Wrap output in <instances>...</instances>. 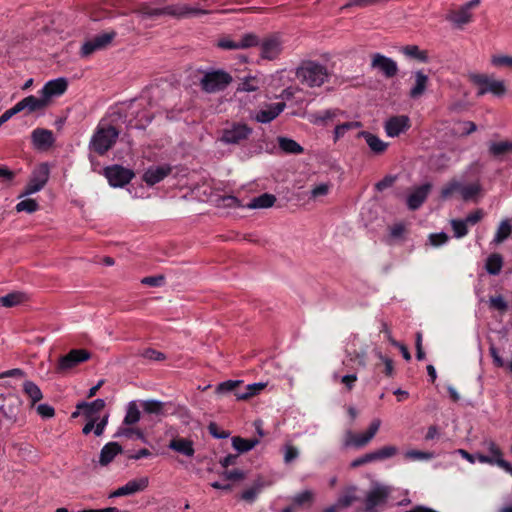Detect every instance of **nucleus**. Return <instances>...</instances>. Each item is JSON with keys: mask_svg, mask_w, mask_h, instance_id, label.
<instances>
[{"mask_svg": "<svg viewBox=\"0 0 512 512\" xmlns=\"http://www.w3.org/2000/svg\"><path fill=\"white\" fill-rule=\"evenodd\" d=\"M132 13L141 16L143 19L156 20L162 16L174 18H189L208 13L207 10L198 7H191L187 4H166V0H150L138 3Z\"/></svg>", "mask_w": 512, "mask_h": 512, "instance_id": "f257e3e1", "label": "nucleus"}, {"mask_svg": "<svg viewBox=\"0 0 512 512\" xmlns=\"http://www.w3.org/2000/svg\"><path fill=\"white\" fill-rule=\"evenodd\" d=\"M332 73L327 66L317 61H303L296 69V77L303 84L310 88L321 87L329 81Z\"/></svg>", "mask_w": 512, "mask_h": 512, "instance_id": "f03ea898", "label": "nucleus"}, {"mask_svg": "<svg viewBox=\"0 0 512 512\" xmlns=\"http://www.w3.org/2000/svg\"><path fill=\"white\" fill-rule=\"evenodd\" d=\"M118 137L119 131L114 126L99 125L90 141V148L102 156L113 147Z\"/></svg>", "mask_w": 512, "mask_h": 512, "instance_id": "7ed1b4c3", "label": "nucleus"}, {"mask_svg": "<svg viewBox=\"0 0 512 512\" xmlns=\"http://www.w3.org/2000/svg\"><path fill=\"white\" fill-rule=\"evenodd\" d=\"M253 133V128L244 122H230L221 130L219 140L226 145L243 146Z\"/></svg>", "mask_w": 512, "mask_h": 512, "instance_id": "20e7f679", "label": "nucleus"}, {"mask_svg": "<svg viewBox=\"0 0 512 512\" xmlns=\"http://www.w3.org/2000/svg\"><path fill=\"white\" fill-rule=\"evenodd\" d=\"M231 82V75L223 70L205 72L199 80L201 89L206 93L223 91Z\"/></svg>", "mask_w": 512, "mask_h": 512, "instance_id": "39448f33", "label": "nucleus"}, {"mask_svg": "<svg viewBox=\"0 0 512 512\" xmlns=\"http://www.w3.org/2000/svg\"><path fill=\"white\" fill-rule=\"evenodd\" d=\"M470 80L477 85V96H483L486 93H492L495 96H503L506 93L504 81L494 80L485 74H471Z\"/></svg>", "mask_w": 512, "mask_h": 512, "instance_id": "423d86ee", "label": "nucleus"}, {"mask_svg": "<svg viewBox=\"0 0 512 512\" xmlns=\"http://www.w3.org/2000/svg\"><path fill=\"white\" fill-rule=\"evenodd\" d=\"M117 33L114 30L103 32L95 35L90 40L86 41L82 47L80 54L82 57H88L96 51L107 48L116 37Z\"/></svg>", "mask_w": 512, "mask_h": 512, "instance_id": "0eeeda50", "label": "nucleus"}, {"mask_svg": "<svg viewBox=\"0 0 512 512\" xmlns=\"http://www.w3.org/2000/svg\"><path fill=\"white\" fill-rule=\"evenodd\" d=\"M91 354L86 349H72L59 358L56 372L64 373L77 365L89 360Z\"/></svg>", "mask_w": 512, "mask_h": 512, "instance_id": "6e6552de", "label": "nucleus"}, {"mask_svg": "<svg viewBox=\"0 0 512 512\" xmlns=\"http://www.w3.org/2000/svg\"><path fill=\"white\" fill-rule=\"evenodd\" d=\"M104 176L112 187H124L132 180L134 172L120 165H112L104 169Z\"/></svg>", "mask_w": 512, "mask_h": 512, "instance_id": "1a4fd4ad", "label": "nucleus"}, {"mask_svg": "<svg viewBox=\"0 0 512 512\" xmlns=\"http://www.w3.org/2000/svg\"><path fill=\"white\" fill-rule=\"evenodd\" d=\"M50 168L47 163H41L32 173V176L26 185L23 195H30L40 191L48 182Z\"/></svg>", "mask_w": 512, "mask_h": 512, "instance_id": "9d476101", "label": "nucleus"}, {"mask_svg": "<svg viewBox=\"0 0 512 512\" xmlns=\"http://www.w3.org/2000/svg\"><path fill=\"white\" fill-rule=\"evenodd\" d=\"M391 489L388 486H376L371 489L365 499V510L367 512H375V508L384 504L389 495Z\"/></svg>", "mask_w": 512, "mask_h": 512, "instance_id": "9b49d317", "label": "nucleus"}, {"mask_svg": "<svg viewBox=\"0 0 512 512\" xmlns=\"http://www.w3.org/2000/svg\"><path fill=\"white\" fill-rule=\"evenodd\" d=\"M480 3V0H471L458 9L451 10L449 14L447 15L446 19L462 26L464 24H467L472 19L471 9L477 7Z\"/></svg>", "mask_w": 512, "mask_h": 512, "instance_id": "f8f14e48", "label": "nucleus"}, {"mask_svg": "<svg viewBox=\"0 0 512 512\" xmlns=\"http://www.w3.org/2000/svg\"><path fill=\"white\" fill-rule=\"evenodd\" d=\"M411 127L410 118L407 115L390 117L384 124V129L389 137H397Z\"/></svg>", "mask_w": 512, "mask_h": 512, "instance_id": "ddd939ff", "label": "nucleus"}, {"mask_svg": "<svg viewBox=\"0 0 512 512\" xmlns=\"http://www.w3.org/2000/svg\"><path fill=\"white\" fill-rule=\"evenodd\" d=\"M371 66L379 69L386 78H392L398 72L397 63L393 59L380 53H376L372 56Z\"/></svg>", "mask_w": 512, "mask_h": 512, "instance_id": "4468645a", "label": "nucleus"}, {"mask_svg": "<svg viewBox=\"0 0 512 512\" xmlns=\"http://www.w3.org/2000/svg\"><path fill=\"white\" fill-rule=\"evenodd\" d=\"M148 484L149 480L147 477L130 480L124 486H121L113 491L109 495V498L133 495L137 492L143 491L145 488H147Z\"/></svg>", "mask_w": 512, "mask_h": 512, "instance_id": "2eb2a0df", "label": "nucleus"}, {"mask_svg": "<svg viewBox=\"0 0 512 512\" xmlns=\"http://www.w3.org/2000/svg\"><path fill=\"white\" fill-rule=\"evenodd\" d=\"M261 57L267 60H274L282 50V44L277 36H269L260 41Z\"/></svg>", "mask_w": 512, "mask_h": 512, "instance_id": "dca6fc26", "label": "nucleus"}, {"mask_svg": "<svg viewBox=\"0 0 512 512\" xmlns=\"http://www.w3.org/2000/svg\"><path fill=\"white\" fill-rule=\"evenodd\" d=\"M67 87V80L65 78H58L48 81L40 90V93L48 104L51 97L60 96L64 94L67 90Z\"/></svg>", "mask_w": 512, "mask_h": 512, "instance_id": "f3484780", "label": "nucleus"}, {"mask_svg": "<svg viewBox=\"0 0 512 512\" xmlns=\"http://www.w3.org/2000/svg\"><path fill=\"white\" fill-rule=\"evenodd\" d=\"M432 189V185L430 183H425L421 186H418L408 197H407V206L411 211L418 210L422 204L426 201L430 191Z\"/></svg>", "mask_w": 512, "mask_h": 512, "instance_id": "a211bd4d", "label": "nucleus"}, {"mask_svg": "<svg viewBox=\"0 0 512 512\" xmlns=\"http://www.w3.org/2000/svg\"><path fill=\"white\" fill-rule=\"evenodd\" d=\"M172 171L170 165L149 167L143 174V181L148 186H154L166 178Z\"/></svg>", "mask_w": 512, "mask_h": 512, "instance_id": "6ab92c4d", "label": "nucleus"}, {"mask_svg": "<svg viewBox=\"0 0 512 512\" xmlns=\"http://www.w3.org/2000/svg\"><path fill=\"white\" fill-rule=\"evenodd\" d=\"M484 445L486 446L487 450L490 453L489 457L491 459H496L494 465H497L498 467L502 468L510 476H512V465L508 461L503 459V452L500 449V447L492 440L485 441Z\"/></svg>", "mask_w": 512, "mask_h": 512, "instance_id": "aec40b11", "label": "nucleus"}, {"mask_svg": "<svg viewBox=\"0 0 512 512\" xmlns=\"http://www.w3.org/2000/svg\"><path fill=\"white\" fill-rule=\"evenodd\" d=\"M357 137L363 138L366 141L367 145L369 146L370 150L375 155L383 154L388 148V143L384 142L377 135L372 134L371 132L360 131L357 134Z\"/></svg>", "mask_w": 512, "mask_h": 512, "instance_id": "412c9836", "label": "nucleus"}, {"mask_svg": "<svg viewBox=\"0 0 512 512\" xmlns=\"http://www.w3.org/2000/svg\"><path fill=\"white\" fill-rule=\"evenodd\" d=\"M15 105L19 112L26 110L27 113H32L44 109L47 106V101L44 100L43 97L37 98L33 95H30L23 98Z\"/></svg>", "mask_w": 512, "mask_h": 512, "instance_id": "4be33fe9", "label": "nucleus"}, {"mask_svg": "<svg viewBox=\"0 0 512 512\" xmlns=\"http://www.w3.org/2000/svg\"><path fill=\"white\" fill-rule=\"evenodd\" d=\"M105 407V401L103 399H96L90 403L80 402L77 404L76 409L81 411L86 418H97L99 419V412Z\"/></svg>", "mask_w": 512, "mask_h": 512, "instance_id": "5701e85b", "label": "nucleus"}, {"mask_svg": "<svg viewBox=\"0 0 512 512\" xmlns=\"http://www.w3.org/2000/svg\"><path fill=\"white\" fill-rule=\"evenodd\" d=\"M122 451V446L118 442H109L105 444L100 451V465L107 466L118 454L122 453Z\"/></svg>", "mask_w": 512, "mask_h": 512, "instance_id": "b1692460", "label": "nucleus"}, {"mask_svg": "<svg viewBox=\"0 0 512 512\" xmlns=\"http://www.w3.org/2000/svg\"><path fill=\"white\" fill-rule=\"evenodd\" d=\"M21 406V401L17 397H9L0 406V413L9 421L15 422Z\"/></svg>", "mask_w": 512, "mask_h": 512, "instance_id": "393cba45", "label": "nucleus"}, {"mask_svg": "<svg viewBox=\"0 0 512 512\" xmlns=\"http://www.w3.org/2000/svg\"><path fill=\"white\" fill-rule=\"evenodd\" d=\"M284 102H277L269 106L268 109L260 110L255 119L260 123H269L274 120L285 108Z\"/></svg>", "mask_w": 512, "mask_h": 512, "instance_id": "a878e982", "label": "nucleus"}, {"mask_svg": "<svg viewBox=\"0 0 512 512\" xmlns=\"http://www.w3.org/2000/svg\"><path fill=\"white\" fill-rule=\"evenodd\" d=\"M32 141L38 148L50 147L54 142L53 133L47 129L36 128L32 132Z\"/></svg>", "mask_w": 512, "mask_h": 512, "instance_id": "bb28decb", "label": "nucleus"}, {"mask_svg": "<svg viewBox=\"0 0 512 512\" xmlns=\"http://www.w3.org/2000/svg\"><path fill=\"white\" fill-rule=\"evenodd\" d=\"M168 447L188 457H192L195 453L193 442L186 438H174L170 441Z\"/></svg>", "mask_w": 512, "mask_h": 512, "instance_id": "cd10ccee", "label": "nucleus"}, {"mask_svg": "<svg viewBox=\"0 0 512 512\" xmlns=\"http://www.w3.org/2000/svg\"><path fill=\"white\" fill-rule=\"evenodd\" d=\"M260 443L258 438L245 439L240 436H234L232 438V446L239 453H246L252 450Z\"/></svg>", "mask_w": 512, "mask_h": 512, "instance_id": "c85d7f7f", "label": "nucleus"}, {"mask_svg": "<svg viewBox=\"0 0 512 512\" xmlns=\"http://www.w3.org/2000/svg\"><path fill=\"white\" fill-rule=\"evenodd\" d=\"M276 202V197L273 194L263 193L258 197L253 198L246 207L249 209L269 208Z\"/></svg>", "mask_w": 512, "mask_h": 512, "instance_id": "c756f323", "label": "nucleus"}, {"mask_svg": "<svg viewBox=\"0 0 512 512\" xmlns=\"http://www.w3.org/2000/svg\"><path fill=\"white\" fill-rule=\"evenodd\" d=\"M427 83V75H425L422 71H417L415 73V85L412 87L409 93L410 97L414 99L420 97L424 93L427 87Z\"/></svg>", "mask_w": 512, "mask_h": 512, "instance_id": "7c9ffc66", "label": "nucleus"}, {"mask_svg": "<svg viewBox=\"0 0 512 512\" xmlns=\"http://www.w3.org/2000/svg\"><path fill=\"white\" fill-rule=\"evenodd\" d=\"M279 148L287 154H301L303 153V147L295 140L287 137H278Z\"/></svg>", "mask_w": 512, "mask_h": 512, "instance_id": "2f4dec72", "label": "nucleus"}, {"mask_svg": "<svg viewBox=\"0 0 512 512\" xmlns=\"http://www.w3.org/2000/svg\"><path fill=\"white\" fill-rule=\"evenodd\" d=\"M243 381L240 380H227L224 382H221L216 387V393L217 394H226L229 392H232L234 396L236 397L237 392H241Z\"/></svg>", "mask_w": 512, "mask_h": 512, "instance_id": "473e14b6", "label": "nucleus"}, {"mask_svg": "<svg viewBox=\"0 0 512 512\" xmlns=\"http://www.w3.org/2000/svg\"><path fill=\"white\" fill-rule=\"evenodd\" d=\"M23 392L30 398L32 405L43 398V394L33 381L27 380L23 383Z\"/></svg>", "mask_w": 512, "mask_h": 512, "instance_id": "72a5a7b5", "label": "nucleus"}, {"mask_svg": "<svg viewBox=\"0 0 512 512\" xmlns=\"http://www.w3.org/2000/svg\"><path fill=\"white\" fill-rule=\"evenodd\" d=\"M266 387L264 383H253L244 387V390L236 393L237 400H248L251 397L257 395L260 391H262Z\"/></svg>", "mask_w": 512, "mask_h": 512, "instance_id": "f704fd0d", "label": "nucleus"}, {"mask_svg": "<svg viewBox=\"0 0 512 512\" xmlns=\"http://www.w3.org/2000/svg\"><path fill=\"white\" fill-rule=\"evenodd\" d=\"M503 266V259L500 254L494 253L490 255L485 263L487 272L491 275H498Z\"/></svg>", "mask_w": 512, "mask_h": 512, "instance_id": "c9c22d12", "label": "nucleus"}, {"mask_svg": "<svg viewBox=\"0 0 512 512\" xmlns=\"http://www.w3.org/2000/svg\"><path fill=\"white\" fill-rule=\"evenodd\" d=\"M511 233H512L511 221L509 219L503 220L500 223V225L495 233L494 242L498 243V244L504 242L506 239L509 238Z\"/></svg>", "mask_w": 512, "mask_h": 512, "instance_id": "e433bc0d", "label": "nucleus"}, {"mask_svg": "<svg viewBox=\"0 0 512 512\" xmlns=\"http://www.w3.org/2000/svg\"><path fill=\"white\" fill-rule=\"evenodd\" d=\"M368 441L363 437V434H356L352 431H347L345 435L344 445L346 447L354 446L356 448L365 447Z\"/></svg>", "mask_w": 512, "mask_h": 512, "instance_id": "4c0bfd02", "label": "nucleus"}, {"mask_svg": "<svg viewBox=\"0 0 512 512\" xmlns=\"http://www.w3.org/2000/svg\"><path fill=\"white\" fill-rule=\"evenodd\" d=\"M402 53L410 58L417 59L420 62H427L428 55L426 51H422L416 45H407L402 48Z\"/></svg>", "mask_w": 512, "mask_h": 512, "instance_id": "58836bf2", "label": "nucleus"}, {"mask_svg": "<svg viewBox=\"0 0 512 512\" xmlns=\"http://www.w3.org/2000/svg\"><path fill=\"white\" fill-rule=\"evenodd\" d=\"M512 151V143L509 141L492 142L489 146V152L494 157H499Z\"/></svg>", "mask_w": 512, "mask_h": 512, "instance_id": "ea45409f", "label": "nucleus"}, {"mask_svg": "<svg viewBox=\"0 0 512 512\" xmlns=\"http://www.w3.org/2000/svg\"><path fill=\"white\" fill-rule=\"evenodd\" d=\"M25 299V295L20 292H12L5 296L0 297V306L3 307H14L22 303Z\"/></svg>", "mask_w": 512, "mask_h": 512, "instance_id": "a19ab883", "label": "nucleus"}, {"mask_svg": "<svg viewBox=\"0 0 512 512\" xmlns=\"http://www.w3.org/2000/svg\"><path fill=\"white\" fill-rule=\"evenodd\" d=\"M481 190L482 188L479 183H472L466 186L462 185L460 194L464 201H470L477 197L480 194Z\"/></svg>", "mask_w": 512, "mask_h": 512, "instance_id": "79ce46f5", "label": "nucleus"}, {"mask_svg": "<svg viewBox=\"0 0 512 512\" xmlns=\"http://www.w3.org/2000/svg\"><path fill=\"white\" fill-rule=\"evenodd\" d=\"M355 491H356V488L355 487H350L347 489L346 493L341 495L335 506H338V509H343V508H348L349 506L352 505L353 502H355L357 500V497L355 496Z\"/></svg>", "mask_w": 512, "mask_h": 512, "instance_id": "37998d69", "label": "nucleus"}, {"mask_svg": "<svg viewBox=\"0 0 512 512\" xmlns=\"http://www.w3.org/2000/svg\"><path fill=\"white\" fill-rule=\"evenodd\" d=\"M140 420V411L135 402H131L128 405L126 415L123 420L125 425H133Z\"/></svg>", "mask_w": 512, "mask_h": 512, "instance_id": "c03bdc74", "label": "nucleus"}, {"mask_svg": "<svg viewBox=\"0 0 512 512\" xmlns=\"http://www.w3.org/2000/svg\"><path fill=\"white\" fill-rule=\"evenodd\" d=\"M143 410L148 414L160 415L164 412V403L157 400H147L142 403Z\"/></svg>", "mask_w": 512, "mask_h": 512, "instance_id": "a18cd8bd", "label": "nucleus"}, {"mask_svg": "<svg viewBox=\"0 0 512 512\" xmlns=\"http://www.w3.org/2000/svg\"><path fill=\"white\" fill-rule=\"evenodd\" d=\"M340 113L341 111L339 109H328L317 112L314 114L315 122L325 125Z\"/></svg>", "mask_w": 512, "mask_h": 512, "instance_id": "49530a36", "label": "nucleus"}, {"mask_svg": "<svg viewBox=\"0 0 512 512\" xmlns=\"http://www.w3.org/2000/svg\"><path fill=\"white\" fill-rule=\"evenodd\" d=\"M238 43L240 49H247L250 47L258 46L260 44V39L253 33H247L238 39Z\"/></svg>", "mask_w": 512, "mask_h": 512, "instance_id": "de8ad7c7", "label": "nucleus"}, {"mask_svg": "<svg viewBox=\"0 0 512 512\" xmlns=\"http://www.w3.org/2000/svg\"><path fill=\"white\" fill-rule=\"evenodd\" d=\"M15 209L17 212L34 213L39 209V204L36 200L28 198L17 203Z\"/></svg>", "mask_w": 512, "mask_h": 512, "instance_id": "09e8293b", "label": "nucleus"}, {"mask_svg": "<svg viewBox=\"0 0 512 512\" xmlns=\"http://www.w3.org/2000/svg\"><path fill=\"white\" fill-rule=\"evenodd\" d=\"M362 126L361 122L354 121V122H345L343 124L337 125L334 130V140L337 141L341 137L345 135V133L353 128H359Z\"/></svg>", "mask_w": 512, "mask_h": 512, "instance_id": "8fccbe9b", "label": "nucleus"}, {"mask_svg": "<svg viewBox=\"0 0 512 512\" xmlns=\"http://www.w3.org/2000/svg\"><path fill=\"white\" fill-rule=\"evenodd\" d=\"M451 226L456 238H463L468 234V225L465 220L454 219L451 221Z\"/></svg>", "mask_w": 512, "mask_h": 512, "instance_id": "3c124183", "label": "nucleus"}, {"mask_svg": "<svg viewBox=\"0 0 512 512\" xmlns=\"http://www.w3.org/2000/svg\"><path fill=\"white\" fill-rule=\"evenodd\" d=\"M398 453V448L393 445L383 446L376 450L378 461H384L386 459L394 457Z\"/></svg>", "mask_w": 512, "mask_h": 512, "instance_id": "603ef678", "label": "nucleus"}, {"mask_svg": "<svg viewBox=\"0 0 512 512\" xmlns=\"http://www.w3.org/2000/svg\"><path fill=\"white\" fill-rule=\"evenodd\" d=\"M125 436L126 438H132L136 436L139 439H143V432L138 428L133 427H120L114 437Z\"/></svg>", "mask_w": 512, "mask_h": 512, "instance_id": "864d4df0", "label": "nucleus"}, {"mask_svg": "<svg viewBox=\"0 0 512 512\" xmlns=\"http://www.w3.org/2000/svg\"><path fill=\"white\" fill-rule=\"evenodd\" d=\"M462 188V184L456 180L450 181L447 185H445L441 189V198L447 199L449 198L454 192H460Z\"/></svg>", "mask_w": 512, "mask_h": 512, "instance_id": "5fc2aeb1", "label": "nucleus"}, {"mask_svg": "<svg viewBox=\"0 0 512 512\" xmlns=\"http://www.w3.org/2000/svg\"><path fill=\"white\" fill-rule=\"evenodd\" d=\"M489 307L491 309H494V310H497V311H500V312L503 313V312L507 311L508 304H507V302L505 301V299L501 295H498V296L490 297V299H489Z\"/></svg>", "mask_w": 512, "mask_h": 512, "instance_id": "6e6d98bb", "label": "nucleus"}, {"mask_svg": "<svg viewBox=\"0 0 512 512\" xmlns=\"http://www.w3.org/2000/svg\"><path fill=\"white\" fill-rule=\"evenodd\" d=\"M259 82L255 77H248L242 81L238 87V91L254 92L259 88Z\"/></svg>", "mask_w": 512, "mask_h": 512, "instance_id": "4d7b16f0", "label": "nucleus"}, {"mask_svg": "<svg viewBox=\"0 0 512 512\" xmlns=\"http://www.w3.org/2000/svg\"><path fill=\"white\" fill-rule=\"evenodd\" d=\"M378 358L383 362L384 364V370L383 373L387 377H392L394 374V362L389 357L384 356L381 352H378Z\"/></svg>", "mask_w": 512, "mask_h": 512, "instance_id": "13d9d810", "label": "nucleus"}, {"mask_svg": "<svg viewBox=\"0 0 512 512\" xmlns=\"http://www.w3.org/2000/svg\"><path fill=\"white\" fill-rule=\"evenodd\" d=\"M313 493L309 490H306V491H303L299 494H297L294 498H293V502L294 504L298 505V506H302L306 503H311L312 500H313Z\"/></svg>", "mask_w": 512, "mask_h": 512, "instance_id": "bf43d9fd", "label": "nucleus"}, {"mask_svg": "<svg viewBox=\"0 0 512 512\" xmlns=\"http://www.w3.org/2000/svg\"><path fill=\"white\" fill-rule=\"evenodd\" d=\"M141 356L145 359L154 360V361H162L166 358L162 352L157 351L152 348H147V349L143 350V352L141 353Z\"/></svg>", "mask_w": 512, "mask_h": 512, "instance_id": "052dcab7", "label": "nucleus"}, {"mask_svg": "<svg viewBox=\"0 0 512 512\" xmlns=\"http://www.w3.org/2000/svg\"><path fill=\"white\" fill-rule=\"evenodd\" d=\"M298 456H299V450L295 446H293L291 444L285 445L284 462L286 464L291 463L292 461L297 459Z\"/></svg>", "mask_w": 512, "mask_h": 512, "instance_id": "680f3d73", "label": "nucleus"}, {"mask_svg": "<svg viewBox=\"0 0 512 512\" xmlns=\"http://www.w3.org/2000/svg\"><path fill=\"white\" fill-rule=\"evenodd\" d=\"M380 425H381L380 419H374L371 422L367 431L365 433H363V437H365V439L368 441V443L375 437V435L377 434V432L380 428Z\"/></svg>", "mask_w": 512, "mask_h": 512, "instance_id": "e2e57ef3", "label": "nucleus"}, {"mask_svg": "<svg viewBox=\"0 0 512 512\" xmlns=\"http://www.w3.org/2000/svg\"><path fill=\"white\" fill-rule=\"evenodd\" d=\"M396 179L397 177L394 175H386L382 180L375 184V188L377 191L382 192L391 187L395 183Z\"/></svg>", "mask_w": 512, "mask_h": 512, "instance_id": "0e129e2a", "label": "nucleus"}, {"mask_svg": "<svg viewBox=\"0 0 512 512\" xmlns=\"http://www.w3.org/2000/svg\"><path fill=\"white\" fill-rule=\"evenodd\" d=\"M449 240V237L446 233H432L429 235V241L431 245L438 247L445 244Z\"/></svg>", "mask_w": 512, "mask_h": 512, "instance_id": "69168bd1", "label": "nucleus"}, {"mask_svg": "<svg viewBox=\"0 0 512 512\" xmlns=\"http://www.w3.org/2000/svg\"><path fill=\"white\" fill-rule=\"evenodd\" d=\"M165 278L162 275L148 276L141 280V283L151 287H160L164 284Z\"/></svg>", "mask_w": 512, "mask_h": 512, "instance_id": "338daca9", "label": "nucleus"}, {"mask_svg": "<svg viewBox=\"0 0 512 512\" xmlns=\"http://www.w3.org/2000/svg\"><path fill=\"white\" fill-rule=\"evenodd\" d=\"M491 61L494 66H509L512 68V56H507V55L493 56Z\"/></svg>", "mask_w": 512, "mask_h": 512, "instance_id": "774afa93", "label": "nucleus"}]
</instances>
